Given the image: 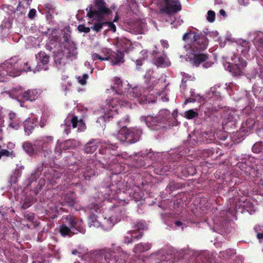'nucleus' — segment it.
<instances>
[{
  "label": "nucleus",
  "instance_id": "c03bdc74",
  "mask_svg": "<svg viewBox=\"0 0 263 263\" xmlns=\"http://www.w3.org/2000/svg\"><path fill=\"white\" fill-rule=\"evenodd\" d=\"M100 255L102 258L104 257L105 260L108 259L110 256V254L105 253L104 251H101Z\"/></svg>",
  "mask_w": 263,
  "mask_h": 263
},
{
  "label": "nucleus",
  "instance_id": "f704fd0d",
  "mask_svg": "<svg viewBox=\"0 0 263 263\" xmlns=\"http://www.w3.org/2000/svg\"><path fill=\"white\" fill-rule=\"evenodd\" d=\"M20 122L19 119L13 120V121H9V126L12 128L17 130L20 126Z\"/></svg>",
  "mask_w": 263,
  "mask_h": 263
},
{
  "label": "nucleus",
  "instance_id": "680f3d73",
  "mask_svg": "<svg viewBox=\"0 0 263 263\" xmlns=\"http://www.w3.org/2000/svg\"><path fill=\"white\" fill-rule=\"evenodd\" d=\"M40 125L41 127H43L45 125V123L43 122H41Z\"/></svg>",
  "mask_w": 263,
  "mask_h": 263
},
{
  "label": "nucleus",
  "instance_id": "5701e85b",
  "mask_svg": "<svg viewBox=\"0 0 263 263\" xmlns=\"http://www.w3.org/2000/svg\"><path fill=\"white\" fill-rule=\"evenodd\" d=\"M36 120L30 118L25 120L24 123V131L27 135H29L32 133L33 128L36 125Z\"/></svg>",
  "mask_w": 263,
  "mask_h": 263
},
{
  "label": "nucleus",
  "instance_id": "49530a36",
  "mask_svg": "<svg viewBox=\"0 0 263 263\" xmlns=\"http://www.w3.org/2000/svg\"><path fill=\"white\" fill-rule=\"evenodd\" d=\"M161 45H162V47L164 48H166L167 49L168 47V46H169L168 43V42L166 41L161 40Z\"/></svg>",
  "mask_w": 263,
  "mask_h": 263
},
{
  "label": "nucleus",
  "instance_id": "72a5a7b5",
  "mask_svg": "<svg viewBox=\"0 0 263 263\" xmlns=\"http://www.w3.org/2000/svg\"><path fill=\"white\" fill-rule=\"evenodd\" d=\"M88 78V75L84 73L82 76L77 77V79L79 84L84 85L86 84V81Z\"/></svg>",
  "mask_w": 263,
  "mask_h": 263
},
{
  "label": "nucleus",
  "instance_id": "bb28decb",
  "mask_svg": "<svg viewBox=\"0 0 263 263\" xmlns=\"http://www.w3.org/2000/svg\"><path fill=\"white\" fill-rule=\"evenodd\" d=\"M155 64L158 67H166L170 65V62L165 55L155 59Z\"/></svg>",
  "mask_w": 263,
  "mask_h": 263
},
{
  "label": "nucleus",
  "instance_id": "ea45409f",
  "mask_svg": "<svg viewBox=\"0 0 263 263\" xmlns=\"http://www.w3.org/2000/svg\"><path fill=\"white\" fill-rule=\"evenodd\" d=\"M4 126V121L3 120V117L2 115V113L0 110V134L2 132V128ZM2 139V137L0 136V140Z\"/></svg>",
  "mask_w": 263,
  "mask_h": 263
},
{
  "label": "nucleus",
  "instance_id": "774afa93",
  "mask_svg": "<svg viewBox=\"0 0 263 263\" xmlns=\"http://www.w3.org/2000/svg\"><path fill=\"white\" fill-rule=\"evenodd\" d=\"M119 263H124V262H119Z\"/></svg>",
  "mask_w": 263,
  "mask_h": 263
},
{
  "label": "nucleus",
  "instance_id": "f3484780",
  "mask_svg": "<svg viewBox=\"0 0 263 263\" xmlns=\"http://www.w3.org/2000/svg\"><path fill=\"white\" fill-rule=\"evenodd\" d=\"M36 58L37 62V65L36 66L37 70H47V65L49 62V57L45 52H41L36 55Z\"/></svg>",
  "mask_w": 263,
  "mask_h": 263
},
{
  "label": "nucleus",
  "instance_id": "f257e3e1",
  "mask_svg": "<svg viewBox=\"0 0 263 263\" xmlns=\"http://www.w3.org/2000/svg\"><path fill=\"white\" fill-rule=\"evenodd\" d=\"M122 82L118 78H115L114 84L111 85V89H108L109 93H112L113 97H109L105 101V105L101 109L96 112L97 115L100 117L97 120V123H100V126L103 127L105 126L106 119L117 114V111L121 106H127L132 107L131 102L134 99L140 103H148L154 102L155 101L148 98L147 94L150 92L149 88L144 89L141 87H135L128 88L127 93H123L121 89Z\"/></svg>",
  "mask_w": 263,
  "mask_h": 263
},
{
  "label": "nucleus",
  "instance_id": "c85d7f7f",
  "mask_svg": "<svg viewBox=\"0 0 263 263\" xmlns=\"http://www.w3.org/2000/svg\"><path fill=\"white\" fill-rule=\"evenodd\" d=\"M151 245L148 243H141L135 246L134 251L135 253H140L147 250L151 248Z\"/></svg>",
  "mask_w": 263,
  "mask_h": 263
},
{
  "label": "nucleus",
  "instance_id": "8fccbe9b",
  "mask_svg": "<svg viewBox=\"0 0 263 263\" xmlns=\"http://www.w3.org/2000/svg\"><path fill=\"white\" fill-rule=\"evenodd\" d=\"M85 66L87 67L88 68H90L91 69L90 73H91L93 71V68H91L90 66V63L89 62H86L84 64Z\"/></svg>",
  "mask_w": 263,
  "mask_h": 263
},
{
  "label": "nucleus",
  "instance_id": "3c124183",
  "mask_svg": "<svg viewBox=\"0 0 263 263\" xmlns=\"http://www.w3.org/2000/svg\"><path fill=\"white\" fill-rule=\"evenodd\" d=\"M190 98H195V96H196L197 94H196L194 91L193 89H191L190 90Z\"/></svg>",
  "mask_w": 263,
  "mask_h": 263
},
{
  "label": "nucleus",
  "instance_id": "37998d69",
  "mask_svg": "<svg viewBox=\"0 0 263 263\" xmlns=\"http://www.w3.org/2000/svg\"><path fill=\"white\" fill-rule=\"evenodd\" d=\"M36 10L34 9H31L30 10L28 13V17L30 19H33L36 15Z\"/></svg>",
  "mask_w": 263,
  "mask_h": 263
},
{
  "label": "nucleus",
  "instance_id": "dca6fc26",
  "mask_svg": "<svg viewBox=\"0 0 263 263\" xmlns=\"http://www.w3.org/2000/svg\"><path fill=\"white\" fill-rule=\"evenodd\" d=\"M52 142V137L47 136L42 137L40 139L35 141V145L36 147H38L39 151H42L44 153L47 152L48 153V150Z\"/></svg>",
  "mask_w": 263,
  "mask_h": 263
},
{
  "label": "nucleus",
  "instance_id": "338daca9",
  "mask_svg": "<svg viewBox=\"0 0 263 263\" xmlns=\"http://www.w3.org/2000/svg\"><path fill=\"white\" fill-rule=\"evenodd\" d=\"M36 262H40V261H37V260H36V261H33V263H36Z\"/></svg>",
  "mask_w": 263,
  "mask_h": 263
},
{
  "label": "nucleus",
  "instance_id": "603ef678",
  "mask_svg": "<svg viewBox=\"0 0 263 263\" xmlns=\"http://www.w3.org/2000/svg\"><path fill=\"white\" fill-rule=\"evenodd\" d=\"M219 13L220 15H221L223 17H225L226 16V13L223 9L220 10Z\"/></svg>",
  "mask_w": 263,
  "mask_h": 263
},
{
  "label": "nucleus",
  "instance_id": "e433bc0d",
  "mask_svg": "<svg viewBox=\"0 0 263 263\" xmlns=\"http://www.w3.org/2000/svg\"><path fill=\"white\" fill-rule=\"evenodd\" d=\"M215 18V13L213 11L210 10L208 12L206 19L210 22L213 23L214 22Z\"/></svg>",
  "mask_w": 263,
  "mask_h": 263
},
{
  "label": "nucleus",
  "instance_id": "e2e57ef3",
  "mask_svg": "<svg viewBox=\"0 0 263 263\" xmlns=\"http://www.w3.org/2000/svg\"><path fill=\"white\" fill-rule=\"evenodd\" d=\"M93 211H96V212L97 213L98 212L97 210H96V209H91V212L92 213H93Z\"/></svg>",
  "mask_w": 263,
  "mask_h": 263
},
{
  "label": "nucleus",
  "instance_id": "6e6d98bb",
  "mask_svg": "<svg viewBox=\"0 0 263 263\" xmlns=\"http://www.w3.org/2000/svg\"><path fill=\"white\" fill-rule=\"evenodd\" d=\"M236 206H235L234 205H233V207L229 208L228 210H229V212H230V211H235L236 210Z\"/></svg>",
  "mask_w": 263,
  "mask_h": 263
},
{
  "label": "nucleus",
  "instance_id": "de8ad7c7",
  "mask_svg": "<svg viewBox=\"0 0 263 263\" xmlns=\"http://www.w3.org/2000/svg\"><path fill=\"white\" fill-rule=\"evenodd\" d=\"M159 96H161V100L163 101V102H165V101H167L168 100V98L167 97L166 95L164 96V94H163L162 93H160L159 94Z\"/></svg>",
  "mask_w": 263,
  "mask_h": 263
},
{
  "label": "nucleus",
  "instance_id": "4468645a",
  "mask_svg": "<svg viewBox=\"0 0 263 263\" xmlns=\"http://www.w3.org/2000/svg\"><path fill=\"white\" fill-rule=\"evenodd\" d=\"M135 230L133 231H129L126 233L124 239V242L129 243L134 239H139L142 236V231L147 229V227L143 222H138L135 227Z\"/></svg>",
  "mask_w": 263,
  "mask_h": 263
},
{
  "label": "nucleus",
  "instance_id": "423d86ee",
  "mask_svg": "<svg viewBox=\"0 0 263 263\" xmlns=\"http://www.w3.org/2000/svg\"><path fill=\"white\" fill-rule=\"evenodd\" d=\"M103 222H99L96 216L92 215L89 217V227L99 228L102 227L105 230L111 229L120 219V215L118 209H105L102 214Z\"/></svg>",
  "mask_w": 263,
  "mask_h": 263
},
{
  "label": "nucleus",
  "instance_id": "cd10ccee",
  "mask_svg": "<svg viewBox=\"0 0 263 263\" xmlns=\"http://www.w3.org/2000/svg\"><path fill=\"white\" fill-rule=\"evenodd\" d=\"M8 93L9 95V96L12 98L16 99L20 102L21 106H23L22 102H20V101L18 100L20 97H21L22 98V95L23 93V92L22 89V88L17 87L13 88L10 92H8Z\"/></svg>",
  "mask_w": 263,
  "mask_h": 263
},
{
  "label": "nucleus",
  "instance_id": "f8f14e48",
  "mask_svg": "<svg viewBox=\"0 0 263 263\" xmlns=\"http://www.w3.org/2000/svg\"><path fill=\"white\" fill-rule=\"evenodd\" d=\"M141 134L142 130L140 128L128 129L123 127L119 131L117 138L121 142L132 143L139 139Z\"/></svg>",
  "mask_w": 263,
  "mask_h": 263
},
{
  "label": "nucleus",
  "instance_id": "6e6552de",
  "mask_svg": "<svg viewBox=\"0 0 263 263\" xmlns=\"http://www.w3.org/2000/svg\"><path fill=\"white\" fill-rule=\"evenodd\" d=\"M170 117V111L164 109H161L155 117L151 116L142 117L140 120L142 122H144L147 126L151 129L158 130L165 127Z\"/></svg>",
  "mask_w": 263,
  "mask_h": 263
},
{
  "label": "nucleus",
  "instance_id": "0eeeda50",
  "mask_svg": "<svg viewBox=\"0 0 263 263\" xmlns=\"http://www.w3.org/2000/svg\"><path fill=\"white\" fill-rule=\"evenodd\" d=\"M27 62H24L22 67V62H15V59H10L3 64H0V82L5 81V76L9 75L15 77L20 74L21 71H30V67H27Z\"/></svg>",
  "mask_w": 263,
  "mask_h": 263
},
{
  "label": "nucleus",
  "instance_id": "412c9836",
  "mask_svg": "<svg viewBox=\"0 0 263 263\" xmlns=\"http://www.w3.org/2000/svg\"><path fill=\"white\" fill-rule=\"evenodd\" d=\"M131 29L135 33L143 34L146 31V25L143 21L139 20L132 25Z\"/></svg>",
  "mask_w": 263,
  "mask_h": 263
},
{
  "label": "nucleus",
  "instance_id": "393cba45",
  "mask_svg": "<svg viewBox=\"0 0 263 263\" xmlns=\"http://www.w3.org/2000/svg\"><path fill=\"white\" fill-rule=\"evenodd\" d=\"M239 119V116L235 113V111L231 110L228 116L227 120L223 122V125L226 126L230 124V126L234 125L236 121Z\"/></svg>",
  "mask_w": 263,
  "mask_h": 263
},
{
  "label": "nucleus",
  "instance_id": "a878e982",
  "mask_svg": "<svg viewBox=\"0 0 263 263\" xmlns=\"http://www.w3.org/2000/svg\"><path fill=\"white\" fill-rule=\"evenodd\" d=\"M24 150L29 155H32L39 151L38 147H36L35 143L33 145L29 142H25L23 144Z\"/></svg>",
  "mask_w": 263,
  "mask_h": 263
},
{
  "label": "nucleus",
  "instance_id": "13d9d810",
  "mask_svg": "<svg viewBox=\"0 0 263 263\" xmlns=\"http://www.w3.org/2000/svg\"><path fill=\"white\" fill-rule=\"evenodd\" d=\"M118 19H119V17H118V15L116 14L114 19L113 20V22H117L118 20Z\"/></svg>",
  "mask_w": 263,
  "mask_h": 263
},
{
  "label": "nucleus",
  "instance_id": "79ce46f5",
  "mask_svg": "<svg viewBox=\"0 0 263 263\" xmlns=\"http://www.w3.org/2000/svg\"><path fill=\"white\" fill-rule=\"evenodd\" d=\"M226 85L227 86L226 88L228 90L233 91L234 89L236 90L237 88V86L232 83L226 84Z\"/></svg>",
  "mask_w": 263,
  "mask_h": 263
},
{
  "label": "nucleus",
  "instance_id": "b1692460",
  "mask_svg": "<svg viewBox=\"0 0 263 263\" xmlns=\"http://www.w3.org/2000/svg\"><path fill=\"white\" fill-rule=\"evenodd\" d=\"M237 51H240L241 54L246 56L250 49V43L246 41H239L237 43Z\"/></svg>",
  "mask_w": 263,
  "mask_h": 263
},
{
  "label": "nucleus",
  "instance_id": "c756f323",
  "mask_svg": "<svg viewBox=\"0 0 263 263\" xmlns=\"http://www.w3.org/2000/svg\"><path fill=\"white\" fill-rule=\"evenodd\" d=\"M205 101V99L204 97L201 96L199 95H197L195 96V98H189L188 99H186L184 104H186L188 103H194L195 102H198L200 103L201 104H203Z\"/></svg>",
  "mask_w": 263,
  "mask_h": 263
},
{
  "label": "nucleus",
  "instance_id": "f03ea898",
  "mask_svg": "<svg viewBox=\"0 0 263 263\" xmlns=\"http://www.w3.org/2000/svg\"><path fill=\"white\" fill-rule=\"evenodd\" d=\"M86 11L89 27L84 25H79L78 29L80 32L88 33L91 29L98 32L106 27L105 30L116 32V26L111 22L112 12L106 6L104 0H94L93 5L87 8Z\"/></svg>",
  "mask_w": 263,
  "mask_h": 263
},
{
  "label": "nucleus",
  "instance_id": "2f4dec72",
  "mask_svg": "<svg viewBox=\"0 0 263 263\" xmlns=\"http://www.w3.org/2000/svg\"><path fill=\"white\" fill-rule=\"evenodd\" d=\"M65 203H67L68 205L73 206L74 203V195L73 193L67 194L64 197Z\"/></svg>",
  "mask_w": 263,
  "mask_h": 263
},
{
  "label": "nucleus",
  "instance_id": "69168bd1",
  "mask_svg": "<svg viewBox=\"0 0 263 263\" xmlns=\"http://www.w3.org/2000/svg\"><path fill=\"white\" fill-rule=\"evenodd\" d=\"M242 97H240V98H234L235 99H236V100H238L239 99H241Z\"/></svg>",
  "mask_w": 263,
  "mask_h": 263
},
{
  "label": "nucleus",
  "instance_id": "39448f33",
  "mask_svg": "<svg viewBox=\"0 0 263 263\" xmlns=\"http://www.w3.org/2000/svg\"><path fill=\"white\" fill-rule=\"evenodd\" d=\"M100 145V153L104 156L101 158V162L99 163L104 168H109L106 165H109L119 161L120 156L117 149V144L110 143H101L98 141H92L88 142L85 146L84 151L86 153H93L98 147V144Z\"/></svg>",
  "mask_w": 263,
  "mask_h": 263
},
{
  "label": "nucleus",
  "instance_id": "7ed1b4c3",
  "mask_svg": "<svg viewBox=\"0 0 263 263\" xmlns=\"http://www.w3.org/2000/svg\"><path fill=\"white\" fill-rule=\"evenodd\" d=\"M206 36L199 37L194 32L186 33L183 36V40L190 43L193 42L192 46H185L184 48H190L187 52L185 59L192 66L198 67L200 65L204 68L211 67L214 62L208 55L202 52L208 46V37H216L218 36L217 31H210L206 33Z\"/></svg>",
  "mask_w": 263,
  "mask_h": 263
},
{
  "label": "nucleus",
  "instance_id": "4d7b16f0",
  "mask_svg": "<svg viewBox=\"0 0 263 263\" xmlns=\"http://www.w3.org/2000/svg\"><path fill=\"white\" fill-rule=\"evenodd\" d=\"M175 223H176V226H178V227H180V226H182V223L181 221H177L175 222Z\"/></svg>",
  "mask_w": 263,
  "mask_h": 263
},
{
  "label": "nucleus",
  "instance_id": "0e129e2a",
  "mask_svg": "<svg viewBox=\"0 0 263 263\" xmlns=\"http://www.w3.org/2000/svg\"><path fill=\"white\" fill-rule=\"evenodd\" d=\"M84 174H87V175H89V174H91V173H89L88 172L87 173H85Z\"/></svg>",
  "mask_w": 263,
  "mask_h": 263
},
{
  "label": "nucleus",
  "instance_id": "aec40b11",
  "mask_svg": "<svg viewBox=\"0 0 263 263\" xmlns=\"http://www.w3.org/2000/svg\"><path fill=\"white\" fill-rule=\"evenodd\" d=\"M32 0H22L20 2L16 8V12L15 15L20 13L22 17H24L27 9L30 7Z\"/></svg>",
  "mask_w": 263,
  "mask_h": 263
},
{
  "label": "nucleus",
  "instance_id": "7c9ffc66",
  "mask_svg": "<svg viewBox=\"0 0 263 263\" xmlns=\"http://www.w3.org/2000/svg\"><path fill=\"white\" fill-rule=\"evenodd\" d=\"M198 115V109L196 108L195 110L190 109L184 113V117L187 119H192Z\"/></svg>",
  "mask_w": 263,
  "mask_h": 263
},
{
  "label": "nucleus",
  "instance_id": "473e14b6",
  "mask_svg": "<svg viewBox=\"0 0 263 263\" xmlns=\"http://www.w3.org/2000/svg\"><path fill=\"white\" fill-rule=\"evenodd\" d=\"M254 40L256 46L263 47V32L257 33Z\"/></svg>",
  "mask_w": 263,
  "mask_h": 263
},
{
  "label": "nucleus",
  "instance_id": "4be33fe9",
  "mask_svg": "<svg viewBox=\"0 0 263 263\" xmlns=\"http://www.w3.org/2000/svg\"><path fill=\"white\" fill-rule=\"evenodd\" d=\"M39 95L37 89H29L23 92L22 98L26 101H33L39 97Z\"/></svg>",
  "mask_w": 263,
  "mask_h": 263
},
{
  "label": "nucleus",
  "instance_id": "a18cd8bd",
  "mask_svg": "<svg viewBox=\"0 0 263 263\" xmlns=\"http://www.w3.org/2000/svg\"><path fill=\"white\" fill-rule=\"evenodd\" d=\"M183 21L182 20H175L173 23H172V25H173V27L174 28H177L178 26L180 25L182 23Z\"/></svg>",
  "mask_w": 263,
  "mask_h": 263
},
{
  "label": "nucleus",
  "instance_id": "1a4fd4ad",
  "mask_svg": "<svg viewBox=\"0 0 263 263\" xmlns=\"http://www.w3.org/2000/svg\"><path fill=\"white\" fill-rule=\"evenodd\" d=\"M116 46L119 50L117 52L112 51L110 50L109 57L108 60L112 65H119L124 62V54L121 50L125 51H129L133 48L131 42L125 39H118L116 41Z\"/></svg>",
  "mask_w": 263,
  "mask_h": 263
},
{
  "label": "nucleus",
  "instance_id": "58836bf2",
  "mask_svg": "<svg viewBox=\"0 0 263 263\" xmlns=\"http://www.w3.org/2000/svg\"><path fill=\"white\" fill-rule=\"evenodd\" d=\"M187 79H191V80H192L193 78H192V77L191 76H189V74H184L183 75V78H182V83H181V85L180 86L181 88H182V87H183V83L185 81H186Z\"/></svg>",
  "mask_w": 263,
  "mask_h": 263
},
{
  "label": "nucleus",
  "instance_id": "c9c22d12",
  "mask_svg": "<svg viewBox=\"0 0 263 263\" xmlns=\"http://www.w3.org/2000/svg\"><path fill=\"white\" fill-rule=\"evenodd\" d=\"M71 86V83L69 80L67 81V82H65V83H62V88L65 93H67L70 90Z\"/></svg>",
  "mask_w": 263,
  "mask_h": 263
},
{
  "label": "nucleus",
  "instance_id": "09e8293b",
  "mask_svg": "<svg viewBox=\"0 0 263 263\" xmlns=\"http://www.w3.org/2000/svg\"><path fill=\"white\" fill-rule=\"evenodd\" d=\"M257 237L260 242H263V234L262 233H258L257 235Z\"/></svg>",
  "mask_w": 263,
  "mask_h": 263
},
{
  "label": "nucleus",
  "instance_id": "4c0bfd02",
  "mask_svg": "<svg viewBox=\"0 0 263 263\" xmlns=\"http://www.w3.org/2000/svg\"><path fill=\"white\" fill-rule=\"evenodd\" d=\"M262 149V145L261 143H256L252 147V151L254 153H258Z\"/></svg>",
  "mask_w": 263,
  "mask_h": 263
},
{
  "label": "nucleus",
  "instance_id": "ddd939ff",
  "mask_svg": "<svg viewBox=\"0 0 263 263\" xmlns=\"http://www.w3.org/2000/svg\"><path fill=\"white\" fill-rule=\"evenodd\" d=\"M159 0H154L153 3L156 4ZM165 7L160 9V13H165L167 14H173L181 9V5L179 0H163Z\"/></svg>",
  "mask_w": 263,
  "mask_h": 263
},
{
  "label": "nucleus",
  "instance_id": "20e7f679",
  "mask_svg": "<svg viewBox=\"0 0 263 263\" xmlns=\"http://www.w3.org/2000/svg\"><path fill=\"white\" fill-rule=\"evenodd\" d=\"M48 34L50 35L47 47L49 50H54V61L58 69H63L65 58L74 59L77 55L75 44L71 41L64 40L60 43V33L57 29H49Z\"/></svg>",
  "mask_w": 263,
  "mask_h": 263
},
{
  "label": "nucleus",
  "instance_id": "2eb2a0df",
  "mask_svg": "<svg viewBox=\"0 0 263 263\" xmlns=\"http://www.w3.org/2000/svg\"><path fill=\"white\" fill-rule=\"evenodd\" d=\"M62 126L64 128V132L67 134L69 133L71 126L73 128H77L78 132L83 131L86 128L83 121L82 119L79 120L78 117L75 116L71 119H67Z\"/></svg>",
  "mask_w": 263,
  "mask_h": 263
},
{
  "label": "nucleus",
  "instance_id": "9d476101",
  "mask_svg": "<svg viewBox=\"0 0 263 263\" xmlns=\"http://www.w3.org/2000/svg\"><path fill=\"white\" fill-rule=\"evenodd\" d=\"M63 222L68 224L70 228H68L65 224L60 227V232L62 236H71L77 233L78 232L83 233L84 230L82 226V221H76L71 215L67 216L63 218Z\"/></svg>",
  "mask_w": 263,
  "mask_h": 263
},
{
  "label": "nucleus",
  "instance_id": "bf43d9fd",
  "mask_svg": "<svg viewBox=\"0 0 263 263\" xmlns=\"http://www.w3.org/2000/svg\"><path fill=\"white\" fill-rule=\"evenodd\" d=\"M141 53L142 55H144V54H146L147 53V51L143 50L141 51Z\"/></svg>",
  "mask_w": 263,
  "mask_h": 263
},
{
  "label": "nucleus",
  "instance_id": "5fc2aeb1",
  "mask_svg": "<svg viewBox=\"0 0 263 263\" xmlns=\"http://www.w3.org/2000/svg\"><path fill=\"white\" fill-rule=\"evenodd\" d=\"M117 250H118V252H119V253H120V252L121 253V254L120 255V257H122L123 256H124V253H123V252H122V249H121L120 248H118L117 249Z\"/></svg>",
  "mask_w": 263,
  "mask_h": 263
},
{
  "label": "nucleus",
  "instance_id": "a211bd4d",
  "mask_svg": "<svg viewBox=\"0 0 263 263\" xmlns=\"http://www.w3.org/2000/svg\"><path fill=\"white\" fill-rule=\"evenodd\" d=\"M110 50L106 47H102L98 52H93L91 58L93 61L99 60L101 61H107L109 57Z\"/></svg>",
  "mask_w": 263,
  "mask_h": 263
},
{
  "label": "nucleus",
  "instance_id": "9b49d317",
  "mask_svg": "<svg viewBox=\"0 0 263 263\" xmlns=\"http://www.w3.org/2000/svg\"><path fill=\"white\" fill-rule=\"evenodd\" d=\"M232 63L226 62L223 63L224 68L235 76H240L243 73L245 68L247 66V62L235 54L230 57Z\"/></svg>",
  "mask_w": 263,
  "mask_h": 263
},
{
  "label": "nucleus",
  "instance_id": "864d4df0",
  "mask_svg": "<svg viewBox=\"0 0 263 263\" xmlns=\"http://www.w3.org/2000/svg\"><path fill=\"white\" fill-rule=\"evenodd\" d=\"M68 79V77L66 76H63L62 80V83H65V82H67Z\"/></svg>",
  "mask_w": 263,
  "mask_h": 263
},
{
  "label": "nucleus",
  "instance_id": "052dcab7",
  "mask_svg": "<svg viewBox=\"0 0 263 263\" xmlns=\"http://www.w3.org/2000/svg\"><path fill=\"white\" fill-rule=\"evenodd\" d=\"M137 65H141L142 63H141V61L137 60Z\"/></svg>",
  "mask_w": 263,
  "mask_h": 263
},
{
  "label": "nucleus",
  "instance_id": "6ab92c4d",
  "mask_svg": "<svg viewBox=\"0 0 263 263\" xmlns=\"http://www.w3.org/2000/svg\"><path fill=\"white\" fill-rule=\"evenodd\" d=\"M74 146H76V144L73 143L72 140H68L63 142H61L58 140L54 151L58 155H60L62 149H68Z\"/></svg>",
  "mask_w": 263,
  "mask_h": 263
},
{
  "label": "nucleus",
  "instance_id": "a19ab883",
  "mask_svg": "<svg viewBox=\"0 0 263 263\" xmlns=\"http://www.w3.org/2000/svg\"><path fill=\"white\" fill-rule=\"evenodd\" d=\"M9 121H13V120H15L16 119H18V118H17L15 113L11 111L9 114Z\"/></svg>",
  "mask_w": 263,
  "mask_h": 263
}]
</instances>
